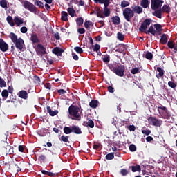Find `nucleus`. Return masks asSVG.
<instances>
[{
	"label": "nucleus",
	"instance_id": "41",
	"mask_svg": "<svg viewBox=\"0 0 177 177\" xmlns=\"http://www.w3.org/2000/svg\"><path fill=\"white\" fill-rule=\"evenodd\" d=\"M76 23L77 26H82L84 24V19L82 17L77 18Z\"/></svg>",
	"mask_w": 177,
	"mask_h": 177
},
{
	"label": "nucleus",
	"instance_id": "27",
	"mask_svg": "<svg viewBox=\"0 0 177 177\" xmlns=\"http://www.w3.org/2000/svg\"><path fill=\"white\" fill-rule=\"evenodd\" d=\"M160 44H162V45H165V44H167V42H168V37H167V34H162L160 39Z\"/></svg>",
	"mask_w": 177,
	"mask_h": 177
},
{
	"label": "nucleus",
	"instance_id": "13",
	"mask_svg": "<svg viewBox=\"0 0 177 177\" xmlns=\"http://www.w3.org/2000/svg\"><path fill=\"white\" fill-rule=\"evenodd\" d=\"M64 52V50L63 48H61L60 47H55L52 50V53L54 55H56V56H62V53Z\"/></svg>",
	"mask_w": 177,
	"mask_h": 177
},
{
	"label": "nucleus",
	"instance_id": "33",
	"mask_svg": "<svg viewBox=\"0 0 177 177\" xmlns=\"http://www.w3.org/2000/svg\"><path fill=\"white\" fill-rule=\"evenodd\" d=\"M1 96L3 97V100H6V99H8V96H9V92L8 91V90H3L1 92Z\"/></svg>",
	"mask_w": 177,
	"mask_h": 177
},
{
	"label": "nucleus",
	"instance_id": "55",
	"mask_svg": "<svg viewBox=\"0 0 177 177\" xmlns=\"http://www.w3.org/2000/svg\"><path fill=\"white\" fill-rule=\"evenodd\" d=\"M94 150H97V149H102L103 147V146L102 145V144H95L93 146Z\"/></svg>",
	"mask_w": 177,
	"mask_h": 177
},
{
	"label": "nucleus",
	"instance_id": "42",
	"mask_svg": "<svg viewBox=\"0 0 177 177\" xmlns=\"http://www.w3.org/2000/svg\"><path fill=\"white\" fill-rule=\"evenodd\" d=\"M144 57H145V59H147V60H152L153 54L151 52H147L144 56Z\"/></svg>",
	"mask_w": 177,
	"mask_h": 177
},
{
	"label": "nucleus",
	"instance_id": "22",
	"mask_svg": "<svg viewBox=\"0 0 177 177\" xmlns=\"http://www.w3.org/2000/svg\"><path fill=\"white\" fill-rule=\"evenodd\" d=\"M162 12L169 15L171 13V7L167 4L163 5L162 8H160Z\"/></svg>",
	"mask_w": 177,
	"mask_h": 177
},
{
	"label": "nucleus",
	"instance_id": "12",
	"mask_svg": "<svg viewBox=\"0 0 177 177\" xmlns=\"http://www.w3.org/2000/svg\"><path fill=\"white\" fill-rule=\"evenodd\" d=\"M131 10H133V13H137V15H141V13H143V8L134 5L131 7Z\"/></svg>",
	"mask_w": 177,
	"mask_h": 177
},
{
	"label": "nucleus",
	"instance_id": "10",
	"mask_svg": "<svg viewBox=\"0 0 177 177\" xmlns=\"http://www.w3.org/2000/svg\"><path fill=\"white\" fill-rule=\"evenodd\" d=\"M149 26H150V19H145L139 28V31H140V32H145L146 30H147V27H149Z\"/></svg>",
	"mask_w": 177,
	"mask_h": 177
},
{
	"label": "nucleus",
	"instance_id": "30",
	"mask_svg": "<svg viewBox=\"0 0 177 177\" xmlns=\"http://www.w3.org/2000/svg\"><path fill=\"white\" fill-rule=\"evenodd\" d=\"M149 5H150L149 0H142L140 2V6L142 8H144V9H147V8H149Z\"/></svg>",
	"mask_w": 177,
	"mask_h": 177
},
{
	"label": "nucleus",
	"instance_id": "26",
	"mask_svg": "<svg viewBox=\"0 0 177 177\" xmlns=\"http://www.w3.org/2000/svg\"><path fill=\"white\" fill-rule=\"evenodd\" d=\"M47 111L48 114L51 115V117H55V115H57V114H59V111L57 110L52 111L50 106H47Z\"/></svg>",
	"mask_w": 177,
	"mask_h": 177
},
{
	"label": "nucleus",
	"instance_id": "44",
	"mask_svg": "<svg viewBox=\"0 0 177 177\" xmlns=\"http://www.w3.org/2000/svg\"><path fill=\"white\" fill-rule=\"evenodd\" d=\"M74 50L81 55L82 53H84V50L80 46H76L74 48Z\"/></svg>",
	"mask_w": 177,
	"mask_h": 177
},
{
	"label": "nucleus",
	"instance_id": "36",
	"mask_svg": "<svg viewBox=\"0 0 177 177\" xmlns=\"http://www.w3.org/2000/svg\"><path fill=\"white\" fill-rule=\"evenodd\" d=\"M153 26L156 28V32H162V26H161V24H154Z\"/></svg>",
	"mask_w": 177,
	"mask_h": 177
},
{
	"label": "nucleus",
	"instance_id": "43",
	"mask_svg": "<svg viewBox=\"0 0 177 177\" xmlns=\"http://www.w3.org/2000/svg\"><path fill=\"white\" fill-rule=\"evenodd\" d=\"M96 15L97 17H100L101 19H104V15L103 12H102V10H100V8H97Z\"/></svg>",
	"mask_w": 177,
	"mask_h": 177
},
{
	"label": "nucleus",
	"instance_id": "1",
	"mask_svg": "<svg viewBox=\"0 0 177 177\" xmlns=\"http://www.w3.org/2000/svg\"><path fill=\"white\" fill-rule=\"evenodd\" d=\"M69 118L75 121H81V109L77 105L71 104L68 107Z\"/></svg>",
	"mask_w": 177,
	"mask_h": 177
},
{
	"label": "nucleus",
	"instance_id": "14",
	"mask_svg": "<svg viewBox=\"0 0 177 177\" xmlns=\"http://www.w3.org/2000/svg\"><path fill=\"white\" fill-rule=\"evenodd\" d=\"M18 96L20 99H24V100H27L28 99V93L25 90H21L18 93Z\"/></svg>",
	"mask_w": 177,
	"mask_h": 177
},
{
	"label": "nucleus",
	"instance_id": "9",
	"mask_svg": "<svg viewBox=\"0 0 177 177\" xmlns=\"http://www.w3.org/2000/svg\"><path fill=\"white\" fill-rule=\"evenodd\" d=\"M36 53L38 56H42V55H46L48 53H46V48L44 45L38 44L36 48Z\"/></svg>",
	"mask_w": 177,
	"mask_h": 177
},
{
	"label": "nucleus",
	"instance_id": "21",
	"mask_svg": "<svg viewBox=\"0 0 177 177\" xmlns=\"http://www.w3.org/2000/svg\"><path fill=\"white\" fill-rule=\"evenodd\" d=\"M14 21L16 26H17V27H20L21 24L24 23L23 18H20L19 17H15L14 18Z\"/></svg>",
	"mask_w": 177,
	"mask_h": 177
},
{
	"label": "nucleus",
	"instance_id": "17",
	"mask_svg": "<svg viewBox=\"0 0 177 177\" xmlns=\"http://www.w3.org/2000/svg\"><path fill=\"white\" fill-rule=\"evenodd\" d=\"M72 133H75L76 135H81L82 133V131H81V128L77 125L72 126Z\"/></svg>",
	"mask_w": 177,
	"mask_h": 177
},
{
	"label": "nucleus",
	"instance_id": "47",
	"mask_svg": "<svg viewBox=\"0 0 177 177\" xmlns=\"http://www.w3.org/2000/svg\"><path fill=\"white\" fill-rule=\"evenodd\" d=\"M175 46V41H169L167 42V46L169 49H174V46Z\"/></svg>",
	"mask_w": 177,
	"mask_h": 177
},
{
	"label": "nucleus",
	"instance_id": "20",
	"mask_svg": "<svg viewBox=\"0 0 177 177\" xmlns=\"http://www.w3.org/2000/svg\"><path fill=\"white\" fill-rule=\"evenodd\" d=\"M3 150H5L6 154H13L14 153L13 147L9 145H7L6 147H3Z\"/></svg>",
	"mask_w": 177,
	"mask_h": 177
},
{
	"label": "nucleus",
	"instance_id": "29",
	"mask_svg": "<svg viewBox=\"0 0 177 177\" xmlns=\"http://www.w3.org/2000/svg\"><path fill=\"white\" fill-rule=\"evenodd\" d=\"M156 70L159 73L156 75V78H161V77H164V69L161 67H157Z\"/></svg>",
	"mask_w": 177,
	"mask_h": 177
},
{
	"label": "nucleus",
	"instance_id": "62",
	"mask_svg": "<svg viewBox=\"0 0 177 177\" xmlns=\"http://www.w3.org/2000/svg\"><path fill=\"white\" fill-rule=\"evenodd\" d=\"M58 93H59V95H66V93H67V91L64 89H59L57 91Z\"/></svg>",
	"mask_w": 177,
	"mask_h": 177
},
{
	"label": "nucleus",
	"instance_id": "49",
	"mask_svg": "<svg viewBox=\"0 0 177 177\" xmlns=\"http://www.w3.org/2000/svg\"><path fill=\"white\" fill-rule=\"evenodd\" d=\"M117 38L119 41H124V35H122V33L121 32H118L117 33Z\"/></svg>",
	"mask_w": 177,
	"mask_h": 177
},
{
	"label": "nucleus",
	"instance_id": "52",
	"mask_svg": "<svg viewBox=\"0 0 177 177\" xmlns=\"http://www.w3.org/2000/svg\"><path fill=\"white\" fill-rule=\"evenodd\" d=\"M102 60L104 63H109L110 62V56L109 55H102Z\"/></svg>",
	"mask_w": 177,
	"mask_h": 177
},
{
	"label": "nucleus",
	"instance_id": "24",
	"mask_svg": "<svg viewBox=\"0 0 177 177\" xmlns=\"http://www.w3.org/2000/svg\"><path fill=\"white\" fill-rule=\"evenodd\" d=\"M145 34H151L152 35H156V34H157V31L154 29L153 26H151L148 30H145Z\"/></svg>",
	"mask_w": 177,
	"mask_h": 177
},
{
	"label": "nucleus",
	"instance_id": "35",
	"mask_svg": "<svg viewBox=\"0 0 177 177\" xmlns=\"http://www.w3.org/2000/svg\"><path fill=\"white\" fill-rule=\"evenodd\" d=\"M6 20L11 27H15V22L13 21V18L11 16H8Z\"/></svg>",
	"mask_w": 177,
	"mask_h": 177
},
{
	"label": "nucleus",
	"instance_id": "2",
	"mask_svg": "<svg viewBox=\"0 0 177 177\" xmlns=\"http://www.w3.org/2000/svg\"><path fill=\"white\" fill-rule=\"evenodd\" d=\"M9 38L15 44V48L21 52L24 46V40L21 37L17 38V35L13 32L10 33Z\"/></svg>",
	"mask_w": 177,
	"mask_h": 177
},
{
	"label": "nucleus",
	"instance_id": "34",
	"mask_svg": "<svg viewBox=\"0 0 177 177\" xmlns=\"http://www.w3.org/2000/svg\"><path fill=\"white\" fill-rule=\"evenodd\" d=\"M67 12L68 15H70L71 17H74L75 15V10H74V8L69 7L67 8Z\"/></svg>",
	"mask_w": 177,
	"mask_h": 177
},
{
	"label": "nucleus",
	"instance_id": "7",
	"mask_svg": "<svg viewBox=\"0 0 177 177\" xmlns=\"http://www.w3.org/2000/svg\"><path fill=\"white\" fill-rule=\"evenodd\" d=\"M162 3H164L162 0H151V8L152 10H157L162 6Z\"/></svg>",
	"mask_w": 177,
	"mask_h": 177
},
{
	"label": "nucleus",
	"instance_id": "39",
	"mask_svg": "<svg viewBox=\"0 0 177 177\" xmlns=\"http://www.w3.org/2000/svg\"><path fill=\"white\" fill-rule=\"evenodd\" d=\"M38 160H39L40 162L45 163L46 162V156L44 154H40L39 156Z\"/></svg>",
	"mask_w": 177,
	"mask_h": 177
},
{
	"label": "nucleus",
	"instance_id": "16",
	"mask_svg": "<svg viewBox=\"0 0 177 177\" xmlns=\"http://www.w3.org/2000/svg\"><path fill=\"white\" fill-rule=\"evenodd\" d=\"M109 5L110 4H104V11H103V15L104 17H109L110 16V8H109Z\"/></svg>",
	"mask_w": 177,
	"mask_h": 177
},
{
	"label": "nucleus",
	"instance_id": "4",
	"mask_svg": "<svg viewBox=\"0 0 177 177\" xmlns=\"http://www.w3.org/2000/svg\"><path fill=\"white\" fill-rule=\"evenodd\" d=\"M123 16L126 21H128V23H131L132 21L131 20L133 16H135V14L133 13V11L131 8H126L123 10Z\"/></svg>",
	"mask_w": 177,
	"mask_h": 177
},
{
	"label": "nucleus",
	"instance_id": "8",
	"mask_svg": "<svg viewBox=\"0 0 177 177\" xmlns=\"http://www.w3.org/2000/svg\"><path fill=\"white\" fill-rule=\"evenodd\" d=\"M125 72V66L118 64L116 65V68L113 71L114 73L118 75V77H122L124 75V73Z\"/></svg>",
	"mask_w": 177,
	"mask_h": 177
},
{
	"label": "nucleus",
	"instance_id": "64",
	"mask_svg": "<svg viewBox=\"0 0 177 177\" xmlns=\"http://www.w3.org/2000/svg\"><path fill=\"white\" fill-rule=\"evenodd\" d=\"M128 129H129V131H135L136 129V127H135V125H129V126L128 127Z\"/></svg>",
	"mask_w": 177,
	"mask_h": 177
},
{
	"label": "nucleus",
	"instance_id": "45",
	"mask_svg": "<svg viewBox=\"0 0 177 177\" xmlns=\"http://www.w3.org/2000/svg\"><path fill=\"white\" fill-rule=\"evenodd\" d=\"M0 6L3 8H8V2L6 1V0L0 1Z\"/></svg>",
	"mask_w": 177,
	"mask_h": 177
},
{
	"label": "nucleus",
	"instance_id": "32",
	"mask_svg": "<svg viewBox=\"0 0 177 177\" xmlns=\"http://www.w3.org/2000/svg\"><path fill=\"white\" fill-rule=\"evenodd\" d=\"M93 27V23L91 21H86L84 22V27L86 30H91V27Z\"/></svg>",
	"mask_w": 177,
	"mask_h": 177
},
{
	"label": "nucleus",
	"instance_id": "6",
	"mask_svg": "<svg viewBox=\"0 0 177 177\" xmlns=\"http://www.w3.org/2000/svg\"><path fill=\"white\" fill-rule=\"evenodd\" d=\"M148 122L150 125H153V127H158L159 128L160 127H161V125H162V120L153 116H150L148 118Z\"/></svg>",
	"mask_w": 177,
	"mask_h": 177
},
{
	"label": "nucleus",
	"instance_id": "60",
	"mask_svg": "<svg viewBox=\"0 0 177 177\" xmlns=\"http://www.w3.org/2000/svg\"><path fill=\"white\" fill-rule=\"evenodd\" d=\"M142 133H143V135H146L147 136H148V135H150V133H151V131H150V130H142Z\"/></svg>",
	"mask_w": 177,
	"mask_h": 177
},
{
	"label": "nucleus",
	"instance_id": "63",
	"mask_svg": "<svg viewBox=\"0 0 177 177\" xmlns=\"http://www.w3.org/2000/svg\"><path fill=\"white\" fill-rule=\"evenodd\" d=\"M77 32L79 34H85V28H80L77 29Z\"/></svg>",
	"mask_w": 177,
	"mask_h": 177
},
{
	"label": "nucleus",
	"instance_id": "3",
	"mask_svg": "<svg viewBox=\"0 0 177 177\" xmlns=\"http://www.w3.org/2000/svg\"><path fill=\"white\" fill-rule=\"evenodd\" d=\"M24 8L25 9H27V10H29V12H31L32 13H35L38 10V8L35 7L32 3L28 1H21Z\"/></svg>",
	"mask_w": 177,
	"mask_h": 177
},
{
	"label": "nucleus",
	"instance_id": "11",
	"mask_svg": "<svg viewBox=\"0 0 177 177\" xmlns=\"http://www.w3.org/2000/svg\"><path fill=\"white\" fill-rule=\"evenodd\" d=\"M8 49H9V45L5 42L3 39H0V50L1 52H7Z\"/></svg>",
	"mask_w": 177,
	"mask_h": 177
},
{
	"label": "nucleus",
	"instance_id": "38",
	"mask_svg": "<svg viewBox=\"0 0 177 177\" xmlns=\"http://www.w3.org/2000/svg\"><path fill=\"white\" fill-rule=\"evenodd\" d=\"M59 140L64 142V143H70V141L68 140V136H66L64 135L59 138Z\"/></svg>",
	"mask_w": 177,
	"mask_h": 177
},
{
	"label": "nucleus",
	"instance_id": "57",
	"mask_svg": "<svg viewBox=\"0 0 177 177\" xmlns=\"http://www.w3.org/2000/svg\"><path fill=\"white\" fill-rule=\"evenodd\" d=\"M131 73V74H133V75L138 74V73H139V68H132Z\"/></svg>",
	"mask_w": 177,
	"mask_h": 177
},
{
	"label": "nucleus",
	"instance_id": "18",
	"mask_svg": "<svg viewBox=\"0 0 177 177\" xmlns=\"http://www.w3.org/2000/svg\"><path fill=\"white\" fill-rule=\"evenodd\" d=\"M84 127H88L89 128H95V122L93 120L89 119L88 122H83Z\"/></svg>",
	"mask_w": 177,
	"mask_h": 177
},
{
	"label": "nucleus",
	"instance_id": "54",
	"mask_svg": "<svg viewBox=\"0 0 177 177\" xmlns=\"http://www.w3.org/2000/svg\"><path fill=\"white\" fill-rule=\"evenodd\" d=\"M168 85L170 88H172L173 89L176 88V84L174 83L172 81L168 82Z\"/></svg>",
	"mask_w": 177,
	"mask_h": 177
},
{
	"label": "nucleus",
	"instance_id": "25",
	"mask_svg": "<svg viewBox=\"0 0 177 177\" xmlns=\"http://www.w3.org/2000/svg\"><path fill=\"white\" fill-rule=\"evenodd\" d=\"M89 106L91 107V109H96V107L99 106V101L97 100H92L89 102Z\"/></svg>",
	"mask_w": 177,
	"mask_h": 177
},
{
	"label": "nucleus",
	"instance_id": "51",
	"mask_svg": "<svg viewBox=\"0 0 177 177\" xmlns=\"http://www.w3.org/2000/svg\"><path fill=\"white\" fill-rule=\"evenodd\" d=\"M120 6L121 8H127V6H129V2L124 0L121 2Z\"/></svg>",
	"mask_w": 177,
	"mask_h": 177
},
{
	"label": "nucleus",
	"instance_id": "5",
	"mask_svg": "<svg viewBox=\"0 0 177 177\" xmlns=\"http://www.w3.org/2000/svg\"><path fill=\"white\" fill-rule=\"evenodd\" d=\"M158 111L161 115L162 118H165L166 120H169V118H171V113H169V111L167 109V107L158 106Z\"/></svg>",
	"mask_w": 177,
	"mask_h": 177
},
{
	"label": "nucleus",
	"instance_id": "61",
	"mask_svg": "<svg viewBox=\"0 0 177 177\" xmlns=\"http://www.w3.org/2000/svg\"><path fill=\"white\" fill-rule=\"evenodd\" d=\"M28 30V29H27V27L23 26L21 28L20 31H21V32H22V34H26V32H27Z\"/></svg>",
	"mask_w": 177,
	"mask_h": 177
},
{
	"label": "nucleus",
	"instance_id": "40",
	"mask_svg": "<svg viewBox=\"0 0 177 177\" xmlns=\"http://www.w3.org/2000/svg\"><path fill=\"white\" fill-rule=\"evenodd\" d=\"M34 4L38 6L40 9H44V3H42V1L36 0Z\"/></svg>",
	"mask_w": 177,
	"mask_h": 177
},
{
	"label": "nucleus",
	"instance_id": "37",
	"mask_svg": "<svg viewBox=\"0 0 177 177\" xmlns=\"http://www.w3.org/2000/svg\"><path fill=\"white\" fill-rule=\"evenodd\" d=\"M64 133L66 135H70V133H72V127H64Z\"/></svg>",
	"mask_w": 177,
	"mask_h": 177
},
{
	"label": "nucleus",
	"instance_id": "58",
	"mask_svg": "<svg viewBox=\"0 0 177 177\" xmlns=\"http://www.w3.org/2000/svg\"><path fill=\"white\" fill-rule=\"evenodd\" d=\"M34 81H35V84H39V82H41V79L39 78V77L35 75Z\"/></svg>",
	"mask_w": 177,
	"mask_h": 177
},
{
	"label": "nucleus",
	"instance_id": "28",
	"mask_svg": "<svg viewBox=\"0 0 177 177\" xmlns=\"http://www.w3.org/2000/svg\"><path fill=\"white\" fill-rule=\"evenodd\" d=\"M112 23L115 24V26H118L120 24L121 19H120V17L115 16L111 18Z\"/></svg>",
	"mask_w": 177,
	"mask_h": 177
},
{
	"label": "nucleus",
	"instance_id": "56",
	"mask_svg": "<svg viewBox=\"0 0 177 177\" xmlns=\"http://www.w3.org/2000/svg\"><path fill=\"white\" fill-rule=\"evenodd\" d=\"M93 52H97L98 50H100V45L99 44H95L93 48Z\"/></svg>",
	"mask_w": 177,
	"mask_h": 177
},
{
	"label": "nucleus",
	"instance_id": "23",
	"mask_svg": "<svg viewBox=\"0 0 177 177\" xmlns=\"http://www.w3.org/2000/svg\"><path fill=\"white\" fill-rule=\"evenodd\" d=\"M61 20L62 21H68V14L67 13V12H61Z\"/></svg>",
	"mask_w": 177,
	"mask_h": 177
},
{
	"label": "nucleus",
	"instance_id": "59",
	"mask_svg": "<svg viewBox=\"0 0 177 177\" xmlns=\"http://www.w3.org/2000/svg\"><path fill=\"white\" fill-rule=\"evenodd\" d=\"M25 147H26V146H24V145H19V147H18L19 151H20V153H24Z\"/></svg>",
	"mask_w": 177,
	"mask_h": 177
},
{
	"label": "nucleus",
	"instance_id": "46",
	"mask_svg": "<svg viewBox=\"0 0 177 177\" xmlns=\"http://www.w3.org/2000/svg\"><path fill=\"white\" fill-rule=\"evenodd\" d=\"M0 88H6V82L0 77Z\"/></svg>",
	"mask_w": 177,
	"mask_h": 177
},
{
	"label": "nucleus",
	"instance_id": "19",
	"mask_svg": "<svg viewBox=\"0 0 177 177\" xmlns=\"http://www.w3.org/2000/svg\"><path fill=\"white\" fill-rule=\"evenodd\" d=\"M30 41H32V44H39V39L38 38L37 33H32L30 35Z\"/></svg>",
	"mask_w": 177,
	"mask_h": 177
},
{
	"label": "nucleus",
	"instance_id": "31",
	"mask_svg": "<svg viewBox=\"0 0 177 177\" xmlns=\"http://www.w3.org/2000/svg\"><path fill=\"white\" fill-rule=\"evenodd\" d=\"M130 168H131L132 172H140V171H142V168H140V165H139L131 166Z\"/></svg>",
	"mask_w": 177,
	"mask_h": 177
},
{
	"label": "nucleus",
	"instance_id": "15",
	"mask_svg": "<svg viewBox=\"0 0 177 177\" xmlns=\"http://www.w3.org/2000/svg\"><path fill=\"white\" fill-rule=\"evenodd\" d=\"M153 10L155 11L152 12L153 16H155V17L158 19H162V10H161V8Z\"/></svg>",
	"mask_w": 177,
	"mask_h": 177
},
{
	"label": "nucleus",
	"instance_id": "48",
	"mask_svg": "<svg viewBox=\"0 0 177 177\" xmlns=\"http://www.w3.org/2000/svg\"><path fill=\"white\" fill-rule=\"evenodd\" d=\"M105 158H106V160H113L114 153H110L106 154Z\"/></svg>",
	"mask_w": 177,
	"mask_h": 177
},
{
	"label": "nucleus",
	"instance_id": "53",
	"mask_svg": "<svg viewBox=\"0 0 177 177\" xmlns=\"http://www.w3.org/2000/svg\"><path fill=\"white\" fill-rule=\"evenodd\" d=\"M120 174H121V175H122V176H127V175H128L129 172H128V170H127L125 169H122L120 170Z\"/></svg>",
	"mask_w": 177,
	"mask_h": 177
},
{
	"label": "nucleus",
	"instance_id": "50",
	"mask_svg": "<svg viewBox=\"0 0 177 177\" xmlns=\"http://www.w3.org/2000/svg\"><path fill=\"white\" fill-rule=\"evenodd\" d=\"M129 149L130 151L133 153L134 151H136V145H135L134 144H131L129 145Z\"/></svg>",
	"mask_w": 177,
	"mask_h": 177
}]
</instances>
